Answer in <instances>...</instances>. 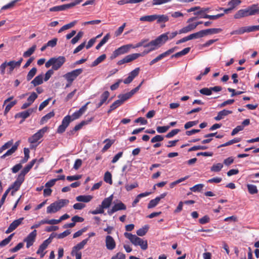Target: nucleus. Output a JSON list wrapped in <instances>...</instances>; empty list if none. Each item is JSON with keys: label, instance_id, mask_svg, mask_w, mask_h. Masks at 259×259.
<instances>
[{"label": "nucleus", "instance_id": "62", "mask_svg": "<svg viewBox=\"0 0 259 259\" xmlns=\"http://www.w3.org/2000/svg\"><path fill=\"white\" fill-rule=\"evenodd\" d=\"M24 246V243L22 242L19 243L15 247L11 249L10 251L11 252H15L19 250Z\"/></svg>", "mask_w": 259, "mask_h": 259}, {"label": "nucleus", "instance_id": "14", "mask_svg": "<svg viewBox=\"0 0 259 259\" xmlns=\"http://www.w3.org/2000/svg\"><path fill=\"white\" fill-rule=\"evenodd\" d=\"M24 220V218H21L19 219L14 221L9 226L8 229L6 230V233L7 234L10 233L14 230H15L19 225L22 223V221Z\"/></svg>", "mask_w": 259, "mask_h": 259}, {"label": "nucleus", "instance_id": "58", "mask_svg": "<svg viewBox=\"0 0 259 259\" xmlns=\"http://www.w3.org/2000/svg\"><path fill=\"white\" fill-rule=\"evenodd\" d=\"M107 142L106 145L104 146L103 148L102 149V151L105 152L107 151L113 144V141H112L109 139H106L104 141V143Z\"/></svg>", "mask_w": 259, "mask_h": 259}, {"label": "nucleus", "instance_id": "25", "mask_svg": "<svg viewBox=\"0 0 259 259\" xmlns=\"http://www.w3.org/2000/svg\"><path fill=\"white\" fill-rule=\"evenodd\" d=\"M246 9L247 16H252L257 14V4L252 5Z\"/></svg>", "mask_w": 259, "mask_h": 259}, {"label": "nucleus", "instance_id": "42", "mask_svg": "<svg viewBox=\"0 0 259 259\" xmlns=\"http://www.w3.org/2000/svg\"><path fill=\"white\" fill-rule=\"evenodd\" d=\"M37 71V69L35 67L32 68L28 73L26 76L27 81L30 80L35 75Z\"/></svg>", "mask_w": 259, "mask_h": 259}, {"label": "nucleus", "instance_id": "59", "mask_svg": "<svg viewBox=\"0 0 259 259\" xmlns=\"http://www.w3.org/2000/svg\"><path fill=\"white\" fill-rule=\"evenodd\" d=\"M206 149H207V147L206 146H200V145L194 146L190 148L188 150V151L191 152V151H196V150H205Z\"/></svg>", "mask_w": 259, "mask_h": 259}, {"label": "nucleus", "instance_id": "10", "mask_svg": "<svg viewBox=\"0 0 259 259\" xmlns=\"http://www.w3.org/2000/svg\"><path fill=\"white\" fill-rule=\"evenodd\" d=\"M141 55L139 53H135L127 55L122 59L118 61L117 64L120 65L124 63L131 62L141 57Z\"/></svg>", "mask_w": 259, "mask_h": 259}, {"label": "nucleus", "instance_id": "57", "mask_svg": "<svg viewBox=\"0 0 259 259\" xmlns=\"http://www.w3.org/2000/svg\"><path fill=\"white\" fill-rule=\"evenodd\" d=\"M138 246H140L142 249L146 250L148 248V243L147 240H144L141 238V241H139Z\"/></svg>", "mask_w": 259, "mask_h": 259}, {"label": "nucleus", "instance_id": "39", "mask_svg": "<svg viewBox=\"0 0 259 259\" xmlns=\"http://www.w3.org/2000/svg\"><path fill=\"white\" fill-rule=\"evenodd\" d=\"M110 34L109 33H107L103 39L101 40V41L96 46V49L97 50H99L103 45H104L109 39Z\"/></svg>", "mask_w": 259, "mask_h": 259}, {"label": "nucleus", "instance_id": "30", "mask_svg": "<svg viewBox=\"0 0 259 259\" xmlns=\"http://www.w3.org/2000/svg\"><path fill=\"white\" fill-rule=\"evenodd\" d=\"M157 18V15H152L142 16L140 18L141 21L152 22Z\"/></svg>", "mask_w": 259, "mask_h": 259}, {"label": "nucleus", "instance_id": "36", "mask_svg": "<svg viewBox=\"0 0 259 259\" xmlns=\"http://www.w3.org/2000/svg\"><path fill=\"white\" fill-rule=\"evenodd\" d=\"M36 48V45L32 46L27 51H25L23 55L24 58H27L30 57L35 51Z\"/></svg>", "mask_w": 259, "mask_h": 259}, {"label": "nucleus", "instance_id": "4", "mask_svg": "<svg viewBox=\"0 0 259 259\" xmlns=\"http://www.w3.org/2000/svg\"><path fill=\"white\" fill-rule=\"evenodd\" d=\"M82 72V69H77L67 72L63 75V77L68 82H73Z\"/></svg>", "mask_w": 259, "mask_h": 259}, {"label": "nucleus", "instance_id": "54", "mask_svg": "<svg viewBox=\"0 0 259 259\" xmlns=\"http://www.w3.org/2000/svg\"><path fill=\"white\" fill-rule=\"evenodd\" d=\"M245 32H246V27H241V28H239L237 30H236L232 31L230 33V34L231 35H234V34H243V33H244Z\"/></svg>", "mask_w": 259, "mask_h": 259}, {"label": "nucleus", "instance_id": "49", "mask_svg": "<svg viewBox=\"0 0 259 259\" xmlns=\"http://www.w3.org/2000/svg\"><path fill=\"white\" fill-rule=\"evenodd\" d=\"M104 180L109 184H112V175L110 172L107 171L105 173Z\"/></svg>", "mask_w": 259, "mask_h": 259}, {"label": "nucleus", "instance_id": "8", "mask_svg": "<svg viewBox=\"0 0 259 259\" xmlns=\"http://www.w3.org/2000/svg\"><path fill=\"white\" fill-rule=\"evenodd\" d=\"M143 81L136 88L133 89L131 92L127 93L124 94H120L118 96V98L122 102V104L123 102L132 97L137 92L139 91L140 89L142 84L143 83Z\"/></svg>", "mask_w": 259, "mask_h": 259}, {"label": "nucleus", "instance_id": "11", "mask_svg": "<svg viewBox=\"0 0 259 259\" xmlns=\"http://www.w3.org/2000/svg\"><path fill=\"white\" fill-rule=\"evenodd\" d=\"M36 232V230H34L24 239V241L26 242V247L27 248L32 246L35 241L37 235Z\"/></svg>", "mask_w": 259, "mask_h": 259}, {"label": "nucleus", "instance_id": "60", "mask_svg": "<svg viewBox=\"0 0 259 259\" xmlns=\"http://www.w3.org/2000/svg\"><path fill=\"white\" fill-rule=\"evenodd\" d=\"M199 92L204 95L209 96L211 95L210 88H204L200 90Z\"/></svg>", "mask_w": 259, "mask_h": 259}, {"label": "nucleus", "instance_id": "3", "mask_svg": "<svg viewBox=\"0 0 259 259\" xmlns=\"http://www.w3.org/2000/svg\"><path fill=\"white\" fill-rule=\"evenodd\" d=\"M69 201L68 199H60L51 204L47 208V213H55L67 205Z\"/></svg>", "mask_w": 259, "mask_h": 259}, {"label": "nucleus", "instance_id": "17", "mask_svg": "<svg viewBox=\"0 0 259 259\" xmlns=\"http://www.w3.org/2000/svg\"><path fill=\"white\" fill-rule=\"evenodd\" d=\"M124 236L128 239L135 246H138L139 241H141V238L138 237L136 235L125 232L124 233Z\"/></svg>", "mask_w": 259, "mask_h": 259}, {"label": "nucleus", "instance_id": "40", "mask_svg": "<svg viewBox=\"0 0 259 259\" xmlns=\"http://www.w3.org/2000/svg\"><path fill=\"white\" fill-rule=\"evenodd\" d=\"M17 101L14 100V101H11L9 104H8L6 105V107L5 111H4V114L6 115L9 112V111L11 110V109L14 105H15L17 104Z\"/></svg>", "mask_w": 259, "mask_h": 259}, {"label": "nucleus", "instance_id": "12", "mask_svg": "<svg viewBox=\"0 0 259 259\" xmlns=\"http://www.w3.org/2000/svg\"><path fill=\"white\" fill-rule=\"evenodd\" d=\"M126 209V205L121 201L114 204L111 209H109L107 211V213L109 215H111L113 213L116 211L125 210Z\"/></svg>", "mask_w": 259, "mask_h": 259}, {"label": "nucleus", "instance_id": "35", "mask_svg": "<svg viewBox=\"0 0 259 259\" xmlns=\"http://www.w3.org/2000/svg\"><path fill=\"white\" fill-rule=\"evenodd\" d=\"M224 15V14H223V13L219 14H217L215 15H207V14H204V15L200 16V18H206V19H209L210 20H215V19H217L223 16Z\"/></svg>", "mask_w": 259, "mask_h": 259}, {"label": "nucleus", "instance_id": "16", "mask_svg": "<svg viewBox=\"0 0 259 259\" xmlns=\"http://www.w3.org/2000/svg\"><path fill=\"white\" fill-rule=\"evenodd\" d=\"M140 70V68L138 67L131 71L130 73L128 76L124 80L123 82L125 84H128L131 83L133 80L134 78L138 75Z\"/></svg>", "mask_w": 259, "mask_h": 259}, {"label": "nucleus", "instance_id": "61", "mask_svg": "<svg viewBox=\"0 0 259 259\" xmlns=\"http://www.w3.org/2000/svg\"><path fill=\"white\" fill-rule=\"evenodd\" d=\"M198 123V120L189 121L185 123L184 125V127L186 130H187L196 125Z\"/></svg>", "mask_w": 259, "mask_h": 259}, {"label": "nucleus", "instance_id": "18", "mask_svg": "<svg viewBox=\"0 0 259 259\" xmlns=\"http://www.w3.org/2000/svg\"><path fill=\"white\" fill-rule=\"evenodd\" d=\"M33 110L32 109L29 108L26 111L21 112L16 114L15 116V118L22 117L23 120L21 122V123L23 122V121L25 119L28 117L30 116V115L33 112Z\"/></svg>", "mask_w": 259, "mask_h": 259}, {"label": "nucleus", "instance_id": "55", "mask_svg": "<svg viewBox=\"0 0 259 259\" xmlns=\"http://www.w3.org/2000/svg\"><path fill=\"white\" fill-rule=\"evenodd\" d=\"M204 187V185L202 184H197L191 187L190 190L194 192H200Z\"/></svg>", "mask_w": 259, "mask_h": 259}, {"label": "nucleus", "instance_id": "31", "mask_svg": "<svg viewBox=\"0 0 259 259\" xmlns=\"http://www.w3.org/2000/svg\"><path fill=\"white\" fill-rule=\"evenodd\" d=\"M43 82V76L42 75H37L31 82L34 87L41 84Z\"/></svg>", "mask_w": 259, "mask_h": 259}, {"label": "nucleus", "instance_id": "5", "mask_svg": "<svg viewBox=\"0 0 259 259\" xmlns=\"http://www.w3.org/2000/svg\"><path fill=\"white\" fill-rule=\"evenodd\" d=\"M168 33H163L158 36L155 39L151 41V44L153 46H157L158 48L164 44L168 39Z\"/></svg>", "mask_w": 259, "mask_h": 259}, {"label": "nucleus", "instance_id": "15", "mask_svg": "<svg viewBox=\"0 0 259 259\" xmlns=\"http://www.w3.org/2000/svg\"><path fill=\"white\" fill-rule=\"evenodd\" d=\"M105 244L106 248L110 250H113L116 246V243L114 239L110 235H108L106 237Z\"/></svg>", "mask_w": 259, "mask_h": 259}, {"label": "nucleus", "instance_id": "26", "mask_svg": "<svg viewBox=\"0 0 259 259\" xmlns=\"http://www.w3.org/2000/svg\"><path fill=\"white\" fill-rule=\"evenodd\" d=\"M50 244L49 241H46L45 240L39 246L36 253L37 254H41V257H42L45 253H43V251L44 250H45L48 246Z\"/></svg>", "mask_w": 259, "mask_h": 259}, {"label": "nucleus", "instance_id": "27", "mask_svg": "<svg viewBox=\"0 0 259 259\" xmlns=\"http://www.w3.org/2000/svg\"><path fill=\"white\" fill-rule=\"evenodd\" d=\"M145 47H146V48H149V49L148 50H144V52L142 53H139L140 55H141V57L144 56V55L148 54L150 52L158 49L157 46H153L151 44V41L147 43V46H145Z\"/></svg>", "mask_w": 259, "mask_h": 259}, {"label": "nucleus", "instance_id": "2", "mask_svg": "<svg viewBox=\"0 0 259 259\" xmlns=\"http://www.w3.org/2000/svg\"><path fill=\"white\" fill-rule=\"evenodd\" d=\"M66 61V59L64 56H59L58 57H53L50 58L45 64L46 68H49L52 66V69L57 70L61 67Z\"/></svg>", "mask_w": 259, "mask_h": 259}, {"label": "nucleus", "instance_id": "33", "mask_svg": "<svg viewBox=\"0 0 259 259\" xmlns=\"http://www.w3.org/2000/svg\"><path fill=\"white\" fill-rule=\"evenodd\" d=\"M190 48H189V47L186 48L184 49H183L182 51H181L179 52H178V53L175 54L174 55H172L171 58H174V57L179 58L182 56L185 55L187 54L190 52Z\"/></svg>", "mask_w": 259, "mask_h": 259}, {"label": "nucleus", "instance_id": "22", "mask_svg": "<svg viewBox=\"0 0 259 259\" xmlns=\"http://www.w3.org/2000/svg\"><path fill=\"white\" fill-rule=\"evenodd\" d=\"M231 113H232V111L231 110H223L218 113V115L214 117V119L217 121L220 120L224 118L225 116Z\"/></svg>", "mask_w": 259, "mask_h": 259}, {"label": "nucleus", "instance_id": "45", "mask_svg": "<svg viewBox=\"0 0 259 259\" xmlns=\"http://www.w3.org/2000/svg\"><path fill=\"white\" fill-rule=\"evenodd\" d=\"M13 144V140H10L6 143L0 148V153H2L4 150L10 148Z\"/></svg>", "mask_w": 259, "mask_h": 259}, {"label": "nucleus", "instance_id": "28", "mask_svg": "<svg viewBox=\"0 0 259 259\" xmlns=\"http://www.w3.org/2000/svg\"><path fill=\"white\" fill-rule=\"evenodd\" d=\"M203 30L204 36H206L209 34L219 33L221 32L222 30L221 28H209Z\"/></svg>", "mask_w": 259, "mask_h": 259}, {"label": "nucleus", "instance_id": "1", "mask_svg": "<svg viewBox=\"0 0 259 259\" xmlns=\"http://www.w3.org/2000/svg\"><path fill=\"white\" fill-rule=\"evenodd\" d=\"M23 58H20L18 61L10 60L5 61L0 65V72L2 75H4L7 68V73L11 74L15 69L19 68L23 61Z\"/></svg>", "mask_w": 259, "mask_h": 259}, {"label": "nucleus", "instance_id": "52", "mask_svg": "<svg viewBox=\"0 0 259 259\" xmlns=\"http://www.w3.org/2000/svg\"><path fill=\"white\" fill-rule=\"evenodd\" d=\"M241 1L240 0H231L228 2V5L233 10L237 6L240 4Z\"/></svg>", "mask_w": 259, "mask_h": 259}, {"label": "nucleus", "instance_id": "23", "mask_svg": "<svg viewBox=\"0 0 259 259\" xmlns=\"http://www.w3.org/2000/svg\"><path fill=\"white\" fill-rule=\"evenodd\" d=\"M195 28L196 27L195 26L194 23H191L189 24L188 25L184 27L183 28L181 29L179 31V33H186L194 30Z\"/></svg>", "mask_w": 259, "mask_h": 259}, {"label": "nucleus", "instance_id": "48", "mask_svg": "<svg viewBox=\"0 0 259 259\" xmlns=\"http://www.w3.org/2000/svg\"><path fill=\"white\" fill-rule=\"evenodd\" d=\"M159 202V198L156 197L155 199L150 201L148 204V208H151L156 206Z\"/></svg>", "mask_w": 259, "mask_h": 259}, {"label": "nucleus", "instance_id": "46", "mask_svg": "<svg viewBox=\"0 0 259 259\" xmlns=\"http://www.w3.org/2000/svg\"><path fill=\"white\" fill-rule=\"evenodd\" d=\"M157 18L156 19V20H157V23H158L161 22H166L168 21L169 20L168 17L165 15H157Z\"/></svg>", "mask_w": 259, "mask_h": 259}, {"label": "nucleus", "instance_id": "47", "mask_svg": "<svg viewBox=\"0 0 259 259\" xmlns=\"http://www.w3.org/2000/svg\"><path fill=\"white\" fill-rule=\"evenodd\" d=\"M248 192L251 194H254L257 193V189L256 186L252 184H248L247 185Z\"/></svg>", "mask_w": 259, "mask_h": 259}, {"label": "nucleus", "instance_id": "64", "mask_svg": "<svg viewBox=\"0 0 259 259\" xmlns=\"http://www.w3.org/2000/svg\"><path fill=\"white\" fill-rule=\"evenodd\" d=\"M37 98V95L35 93L33 92L28 98L27 101L31 104Z\"/></svg>", "mask_w": 259, "mask_h": 259}, {"label": "nucleus", "instance_id": "24", "mask_svg": "<svg viewBox=\"0 0 259 259\" xmlns=\"http://www.w3.org/2000/svg\"><path fill=\"white\" fill-rule=\"evenodd\" d=\"M71 7L69 4H65L61 6H55L50 9L51 12H56L63 11L66 9H70Z\"/></svg>", "mask_w": 259, "mask_h": 259}, {"label": "nucleus", "instance_id": "13", "mask_svg": "<svg viewBox=\"0 0 259 259\" xmlns=\"http://www.w3.org/2000/svg\"><path fill=\"white\" fill-rule=\"evenodd\" d=\"M24 177L20 174L18 175L17 180L7 190H9V191L11 189H14L15 191H17L19 189L22 183L24 181Z\"/></svg>", "mask_w": 259, "mask_h": 259}, {"label": "nucleus", "instance_id": "43", "mask_svg": "<svg viewBox=\"0 0 259 259\" xmlns=\"http://www.w3.org/2000/svg\"><path fill=\"white\" fill-rule=\"evenodd\" d=\"M223 167V164L221 163H218L215 164H213L210 168V170L211 171L214 172H219L221 171L222 168Z\"/></svg>", "mask_w": 259, "mask_h": 259}, {"label": "nucleus", "instance_id": "9", "mask_svg": "<svg viewBox=\"0 0 259 259\" xmlns=\"http://www.w3.org/2000/svg\"><path fill=\"white\" fill-rule=\"evenodd\" d=\"M71 121V116L69 115L66 116L63 119L61 124L58 127L57 133L60 134L64 133Z\"/></svg>", "mask_w": 259, "mask_h": 259}, {"label": "nucleus", "instance_id": "38", "mask_svg": "<svg viewBox=\"0 0 259 259\" xmlns=\"http://www.w3.org/2000/svg\"><path fill=\"white\" fill-rule=\"evenodd\" d=\"M88 121H82L79 124L76 125L75 126V127H74V128L72 131H70V132L71 133V134H72V135L74 134L75 132L79 130L80 129H81L83 125L88 124Z\"/></svg>", "mask_w": 259, "mask_h": 259}, {"label": "nucleus", "instance_id": "44", "mask_svg": "<svg viewBox=\"0 0 259 259\" xmlns=\"http://www.w3.org/2000/svg\"><path fill=\"white\" fill-rule=\"evenodd\" d=\"M241 139L240 138H235L233 140H231L223 144H222L220 146H219L218 147V148H220V147H225V146H229L230 145H232L233 144H234V143H238V142H239L240 141Z\"/></svg>", "mask_w": 259, "mask_h": 259}, {"label": "nucleus", "instance_id": "41", "mask_svg": "<svg viewBox=\"0 0 259 259\" xmlns=\"http://www.w3.org/2000/svg\"><path fill=\"white\" fill-rule=\"evenodd\" d=\"M148 39H142L140 42H139L136 45H135V46L133 45L132 48L135 49V48H139L142 46L144 47V48H146V47H145V46H147V43H148Z\"/></svg>", "mask_w": 259, "mask_h": 259}, {"label": "nucleus", "instance_id": "51", "mask_svg": "<svg viewBox=\"0 0 259 259\" xmlns=\"http://www.w3.org/2000/svg\"><path fill=\"white\" fill-rule=\"evenodd\" d=\"M16 151V147H12L9 149L4 154L1 156V158L4 159L6 157L12 155Z\"/></svg>", "mask_w": 259, "mask_h": 259}, {"label": "nucleus", "instance_id": "6", "mask_svg": "<svg viewBox=\"0 0 259 259\" xmlns=\"http://www.w3.org/2000/svg\"><path fill=\"white\" fill-rule=\"evenodd\" d=\"M48 130L47 126L44 127L39 130L36 133L34 134L33 136L29 138L28 141L30 143H35L37 142L40 138H41L44 135Z\"/></svg>", "mask_w": 259, "mask_h": 259}, {"label": "nucleus", "instance_id": "32", "mask_svg": "<svg viewBox=\"0 0 259 259\" xmlns=\"http://www.w3.org/2000/svg\"><path fill=\"white\" fill-rule=\"evenodd\" d=\"M246 9H241L237 11L234 15V18L240 19L243 17H247Z\"/></svg>", "mask_w": 259, "mask_h": 259}, {"label": "nucleus", "instance_id": "34", "mask_svg": "<svg viewBox=\"0 0 259 259\" xmlns=\"http://www.w3.org/2000/svg\"><path fill=\"white\" fill-rule=\"evenodd\" d=\"M55 113L53 111L50 112L44 116H43L40 121V124H44L47 122L49 119L54 116Z\"/></svg>", "mask_w": 259, "mask_h": 259}, {"label": "nucleus", "instance_id": "20", "mask_svg": "<svg viewBox=\"0 0 259 259\" xmlns=\"http://www.w3.org/2000/svg\"><path fill=\"white\" fill-rule=\"evenodd\" d=\"M36 161V159L31 160L27 165L25 166V167L23 168V169L21 171L20 174L25 177V175L29 171V170L31 169V168L34 165Z\"/></svg>", "mask_w": 259, "mask_h": 259}, {"label": "nucleus", "instance_id": "37", "mask_svg": "<svg viewBox=\"0 0 259 259\" xmlns=\"http://www.w3.org/2000/svg\"><path fill=\"white\" fill-rule=\"evenodd\" d=\"M106 57V56L105 54H103L101 55L100 56L98 57L94 62H93L92 64V66L95 67L98 65L99 63L103 61L105 59Z\"/></svg>", "mask_w": 259, "mask_h": 259}, {"label": "nucleus", "instance_id": "7", "mask_svg": "<svg viewBox=\"0 0 259 259\" xmlns=\"http://www.w3.org/2000/svg\"><path fill=\"white\" fill-rule=\"evenodd\" d=\"M132 44H127L126 45L122 46L121 47L116 49L113 53L112 56L113 58H116L117 56L128 53L130 49L132 48Z\"/></svg>", "mask_w": 259, "mask_h": 259}, {"label": "nucleus", "instance_id": "63", "mask_svg": "<svg viewBox=\"0 0 259 259\" xmlns=\"http://www.w3.org/2000/svg\"><path fill=\"white\" fill-rule=\"evenodd\" d=\"M163 140V137L161 135H156L151 140V142L154 143L158 142H161Z\"/></svg>", "mask_w": 259, "mask_h": 259}, {"label": "nucleus", "instance_id": "19", "mask_svg": "<svg viewBox=\"0 0 259 259\" xmlns=\"http://www.w3.org/2000/svg\"><path fill=\"white\" fill-rule=\"evenodd\" d=\"M89 241V238L85 239L83 240L81 242L78 243L76 245L74 246L72 249L71 252H80L79 251L80 250L83 248L84 245L87 243Z\"/></svg>", "mask_w": 259, "mask_h": 259}, {"label": "nucleus", "instance_id": "29", "mask_svg": "<svg viewBox=\"0 0 259 259\" xmlns=\"http://www.w3.org/2000/svg\"><path fill=\"white\" fill-rule=\"evenodd\" d=\"M93 198L91 195H79L76 197V199L79 202H89Z\"/></svg>", "mask_w": 259, "mask_h": 259}, {"label": "nucleus", "instance_id": "50", "mask_svg": "<svg viewBox=\"0 0 259 259\" xmlns=\"http://www.w3.org/2000/svg\"><path fill=\"white\" fill-rule=\"evenodd\" d=\"M29 150L28 148H25L24 149V157L21 160V163H24L26 162L29 158Z\"/></svg>", "mask_w": 259, "mask_h": 259}, {"label": "nucleus", "instance_id": "56", "mask_svg": "<svg viewBox=\"0 0 259 259\" xmlns=\"http://www.w3.org/2000/svg\"><path fill=\"white\" fill-rule=\"evenodd\" d=\"M13 234H11L7 238L0 242V247H3L7 245L11 240Z\"/></svg>", "mask_w": 259, "mask_h": 259}, {"label": "nucleus", "instance_id": "21", "mask_svg": "<svg viewBox=\"0 0 259 259\" xmlns=\"http://www.w3.org/2000/svg\"><path fill=\"white\" fill-rule=\"evenodd\" d=\"M113 195H110L109 197L105 198L100 205L103 209L109 208L112 203L113 200Z\"/></svg>", "mask_w": 259, "mask_h": 259}, {"label": "nucleus", "instance_id": "53", "mask_svg": "<svg viewBox=\"0 0 259 259\" xmlns=\"http://www.w3.org/2000/svg\"><path fill=\"white\" fill-rule=\"evenodd\" d=\"M148 230V227L147 226L140 228L137 231V234L139 236H143L146 234Z\"/></svg>", "mask_w": 259, "mask_h": 259}]
</instances>
